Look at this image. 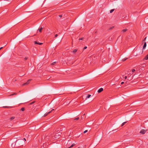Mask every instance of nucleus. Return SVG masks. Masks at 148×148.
<instances>
[{"mask_svg":"<svg viewBox=\"0 0 148 148\" xmlns=\"http://www.w3.org/2000/svg\"><path fill=\"white\" fill-rule=\"evenodd\" d=\"M62 128H58L57 129L56 132V133L55 137L56 138H59V136H60L62 133Z\"/></svg>","mask_w":148,"mask_h":148,"instance_id":"1","label":"nucleus"},{"mask_svg":"<svg viewBox=\"0 0 148 148\" xmlns=\"http://www.w3.org/2000/svg\"><path fill=\"white\" fill-rule=\"evenodd\" d=\"M147 130H145L144 129H142L141 130L140 132V133L142 134H144L146 132Z\"/></svg>","mask_w":148,"mask_h":148,"instance_id":"2","label":"nucleus"},{"mask_svg":"<svg viewBox=\"0 0 148 148\" xmlns=\"http://www.w3.org/2000/svg\"><path fill=\"white\" fill-rule=\"evenodd\" d=\"M31 80V79H29L28 80V81H27V82L26 83L23 84L22 85V86H24L25 85H27V84H29L30 83V81Z\"/></svg>","mask_w":148,"mask_h":148,"instance_id":"3","label":"nucleus"},{"mask_svg":"<svg viewBox=\"0 0 148 148\" xmlns=\"http://www.w3.org/2000/svg\"><path fill=\"white\" fill-rule=\"evenodd\" d=\"M54 109H53L52 110H51V111H49V112H47V113H45L44 115L43 116L44 117H45L46 116H47L49 114V113H50L52 110H53Z\"/></svg>","mask_w":148,"mask_h":148,"instance_id":"4","label":"nucleus"},{"mask_svg":"<svg viewBox=\"0 0 148 148\" xmlns=\"http://www.w3.org/2000/svg\"><path fill=\"white\" fill-rule=\"evenodd\" d=\"M103 90V88H101L98 90L97 92L98 93H100V92H101Z\"/></svg>","mask_w":148,"mask_h":148,"instance_id":"5","label":"nucleus"},{"mask_svg":"<svg viewBox=\"0 0 148 148\" xmlns=\"http://www.w3.org/2000/svg\"><path fill=\"white\" fill-rule=\"evenodd\" d=\"M35 44H38L40 45H42L43 43H42L38 42L37 41H35L34 42Z\"/></svg>","mask_w":148,"mask_h":148,"instance_id":"6","label":"nucleus"},{"mask_svg":"<svg viewBox=\"0 0 148 148\" xmlns=\"http://www.w3.org/2000/svg\"><path fill=\"white\" fill-rule=\"evenodd\" d=\"M146 45H147V44H146V42H145L144 43L143 47V49H145V47H146Z\"/></svg>","mask_w":148,"mask_h":148,"instance_id":"7","label":"nucleus"},{"mask_svg":"<svg viewBox=\"0 0 148 148\" xmlns=\"http://www.w3.org/2000/svg\"><path fill=\"white\" fill-rule=\"evenodd\" d=\"M3 108H12L13 107L12 106H3Z\"/></svg>","mask_w":148,"mask_h":148,"instance_id":"8","label":"nucleus"},{"mask_svg":"<svg viewBox=\"0 0 148 148\" xmlns=\"http://www.w3.org/2000/svg\"><path fill=\"white\" fill-rule=\"evenodd\" d=\"M76 144L75 143H73L71 146H70L69 147H68L67 148H71L74 146H75Z\"/></svg>","mask_w":148,"mask_h":148,"instance_id":"9","label":"nucleus"},{"mask_svg":"<svg viewBox=\"0 0 148 148\" xmlns=\"http://www.w3.org/2000/svg\"><path fill=\"white\" fill-rule=\"evenodd\" d=\"M127 28H126L125 29H123L122 30V32H124L127 31Z\"/></svg>","mask_w":148,"mask_h":148,"instance_id":"10","label":"nucleus"},{"mask_svg":"<svg viewBox=\"0 0 148 148\" xmlns=\"http://www.w3.org/2000/svg\"><path fill=\"white\" fill-rule=\"evenodd\" d=\"M144 59L145 60H147L148 59V54L145 56L144 58Z\"/></svg>","mask_w":148,"mask_h":148,"instance_id":"11","label":"nucleus"},{"mask_svg":"<svg viewBox=\"0 0 148 148\" xmlns=\"http://www.w3.org/2000/svg\"><path fill=\"white\" fill-rule=\"evenodd\" d=\"M128 59V58H124L122 60V61L123 62H124L127 59Z\"/></svg>","mask_w":148,"mask_h":148,"instance_id":"12","label":"nucleus"},{"mask_svg":"<svg viewBox=\"0 0 148 148\" xmlns=\"http://www.w3.org/2000/svg\"><path fill=\"white\" fill-rule=\"evenodd\" d=\"M77 51V49H74L73 51V53H75Z\"/></svg>","mask_w":148,"mask_h":148,"instance_id":"13","label":"nucleus"},{"mask_svg":"<svg viewBox=\"0 0 148 148\" xmlns=\"http://www.w3.org/2000/svg\"><path fill=\"white\" fill-rule=\"evenodd\" d=\"M42 27H41L39 29V32H42Z\"/></svg>","mask_w":148,"mask_h":148,"instance_id":"14","label":"nucleus"},{"mask_svg":"<svg viewBox=\"0 0 148 148\" xmlns=\"http://www.w3.org/2000/svg\"><path fill=\"white\" fill-rule=\"evenodd\" d=\"M91 96L90 95H88L86 97V99L89 98Z\"/></svg>","mask_w":148,"mask_h":148,"instance_id":"15","label":"nucleus"},{"mask_svg":"<svg viewBox=\"0 0 148 148\" xmlns=\"http://www.w3.org/2000/svg\"><path fill=\"white\" fill-rule=\"evenodd\" d=\"M127 122H125L123 123H122L121 126H123L125 123H127Z\"/></svg>","mask_w":148,"mask_h":148,"instance_id":"16","label":"nucleus"},{"mask_svg":"<svg viewBox=\"0 0 148 148\" xmlns=\"http://www.w3.org/2000/svg\"><path fill=\"white\" fill-rule=\"evenodd\" d=\"M15 119V117L14 116H12L10 118V119L11 120L14 119Z\"/></svg>","mask_w":148,"mask_h":148,"instance_id":"17","label":"nucleus"},{"mask_svg":"<svg viewBox=\"0 0 148 148\" xmlns=\"http://www.w3.org/2000/svg\"><path fill=\"white\" fill-rule=\"evenodd\" d=\"M114 9H112L110 11V13H112L114 11Z\"/></svg>","mask_w":148,"mask_h":148,"instance_id":"18","label":"nucleus"},{"mask_svg":"<svg viewBox=\"0 0 148 148\" xmlns=\"http://www.w3.org/2000/svg\"><path fill=\"white\" fill-rule=\"evenodd\" d=\"M17 94L16 93H14L11 94L10 95H9V96H13L14 95H16Z\"/></svg>","mask_w":148,"mask_h":148,"instance_id":"19","label":"nucleus"},{"mask_svg":"<svg viewBox=\"0 0 148 148\" xmlns=\"http://www.w3.org/2000/svg\"><path fill=\"white\" fill-rule=\"evenodd\" d=\"M25 110V108H23V107L21 108V110L22 111H24Z\"/></svg>","mask_w":148,"mask_h":148,"instance_id":"20","label":"nucleus"},{"mask_svg":"<svg viewBox=\"0 0 148 148\" xmlns=\"http://www.w3.org/2000/svg\"><path fill=\"white\" fill-rule=\"evenodd\" d=\"M56 62H53L52 64H51L52 65H54L56 63Z\"/></svg>","mask_w":148,"mask_h":148,"instance_id":"21","label":"nucleus"},{"mask_svg":"<svg viewBox=\"0 0 148 148\" xmlns=\"http://www.w3.org/2000/svg\"><path fill=\"white\" fill-rule=\"evenodd\" d=\"M87 48V47L86 46L84 47L83 49V50H84V49H86Z\"/></svg>","mask_w":148,"mask_h":148,"instance_id":"22","label":"nucleus"},{"mask_svg":"<svg viewBox=\"0 0 148 148\" xmlns=\"http://www.w3.org/2000/svg\"><path fill=\"white\" fill-rule=\"evenodd\" d=\"M83 39H84L83 38H80L79 39V40H83Z\"/></svg>","mask_w":148,"mask_h":148,"instance_id":"23","label":"nucleus"},{"mask_svg":"<svg viewBox=\"0 0 148 148\" xmlns=\"http://www.w3.org/2000/svg\"><path fill=\"white\" fill-rule=\"evenodd\" d=\"M28 57H26L24 59L25 60H27V59H28Z\"/></svg>","mask_w":148,"mask_h":148,"instance_id":"24","label":"nucleus"},{"mask_svg":"<svg viewBox=\"0 0 148 148\" xmlns=\"http://www.w3.org/2000/svg\"><path fill=\"white\" fill-rule=\"evenodd\" d=\"M87 132H88V130H85V131H84V133H85Z\"/></svg>","mask_w":148,"mask_h":148,"instance_id":"25","label":"nucleus"},{"mask_svg":"<svg viewBox=\"0 0 148 148\" xmlns=\"http://www.w3.org/2000/svg\"><path fill=\"white\" fill-rule=\"evenodd\" d=\"M16 81V79H13L12 80V81L13 82H15Z\"/></svg>","mask_w":148,"mask_h":148,"instance_id":"26","label":"nucleus"},{"mask_svg":"<svg viewBox=\"0 0 148 148\" xmlns=\"http://www.w3.org/2000/svg\"><path fill=\"white\" fill-rule=\"evenodd\" d=\"M79 117H77L76 118H75V120H78L79 119Z\"/></svg>","mask_w":148,"mask_h":148,"instance_id":"27","label":"nucleus"},{"mask_svg":"<svg viewBox=\"0 0 148 148\" xmlns=\"http://www.w3.org/2000/svg\"><path fill=\"white\" fill-rule=\"evenodd\" d=\"M59 16L60 18H61L62 17V15H59Z\"/></svg>","mask_w":148,"mask_h":148,"instance_id":"28","label":"nucleus"},{"mask_svg":"<svg viewBox=\"0 0 148 148\" xmlns=\"http://www.w3.org/2000/svg\"><path fill=\"white\" fill-rule=\"evenodd\" d=\"M147 37H146L143 40V41H145Z\"/></svg>","mask_w":148,"mask_h":148,"instance_id":"29","label":"nucleus"},{"mask_svg":"<svg viewBox=\"0 0 148 148\" xmlns=\"http://www.w3.org/2000/svg\"><path fill=\"white\" fill-rule=\"evenodd\" d=\"M135 71V70L134 69H132V72H134V71Z\"/></svg>","mask_w":148,"mask_h":148,"instance_id":"30","label":"nucleus"},{"mask_svg":"<svg viewBox=\"0 0 148 148\" xmlns=\"http://www.w3.org/2000/svg\"><path fill=\"white\" fill-rule=\"evenodd\" d=\"M58 35L57 34H56L55 35V37H57Z\"/></svg>","mask_w":148,"mask_h":148,"instance_id":"31","label":"nucleus"},{"mask_svg":"<svg viewBox=\"0 0 148 148\" xmlns=\"http://www.w3.org/2000/svg\"><path fill=\"white\" fill-rule=\"evenodd\" d=\"M127 77L126 76H125V77H124L125 79H127Z\"/></svg>","mask_w":148,"mask_h":148,"instance_id":"32","label":"nucleus"},{"mask_svg":"<svg viewBox=\"0 0 148 148\" xmlns=\"http://www.w3.org/2000/svg\"><path fill=\"white\" fill-rule=\"evenodd\" d=\"M124 83V82H121V84H123Z\"/></svg>","mask_w":148,"mask_h":148,"instance_id":"33","label":"nucleus"},{"mask_svg":"<svg viewBox=\"0 0 148 148\" xmlns=\"http://www.w3.org/2000/svg\"><path fill=\"white\" fill-rule=\"evenodd\" d=\"M3 47H1L0 48V50L3 48Z\"/></svg>","mask_w":148,"mask_h":148,"instance_id":"34","label":"nucleus"},{"mask_svg":"<svg viewBox=\"0 0 148 148\" xmlns=\"http://www.w3.org/2000/svg\"><path fill=\"white\" fill-rule=\"evenodd\" d=\"M3 47H1L0 48V50L3 48Z\"/></svg>","mask_w":148,"mask_h":148,"instance_id":"35","label":"nucleus"},{"mask_svg":"<svg viewBox=\"0 0 148 148\" xmlns=\"http://www.w3.org/2000/svg\"><path fill=\"white\" fill-rule=\"evenodd\" d=\"M34 102H32V103H31V104H33V103H34Z\"/></svg>","mask_w":148,"mask_h":148,"instance_id":"36","label":"nucleus"},{"mask_svg":"<svg viewBox=\"0 0 148 148\" xmlns=\"http://www.w3.org/2000/svg\"><path fill=\"white\" fill-rule=\"evenodd\" d=\"M24 140L25 141H26V139H25V138H24Z\"/></svg>","mask_w":148,"mask_h":148,"instance_id":"37","label":"nucleus"},{"mask_svg":"<svg viewBox=\"0 0 148 148\" xmlns=\"http://www.w3.org/2000/svg\"><path fill=\"white\" fill-rule=\"evenodd\" d=\"M77 148H81L80 147H78Z\"/></svg>","mask_w":148,"mask_h":148,"instance_id":"38","label":"nucleus"}]
</instances>
